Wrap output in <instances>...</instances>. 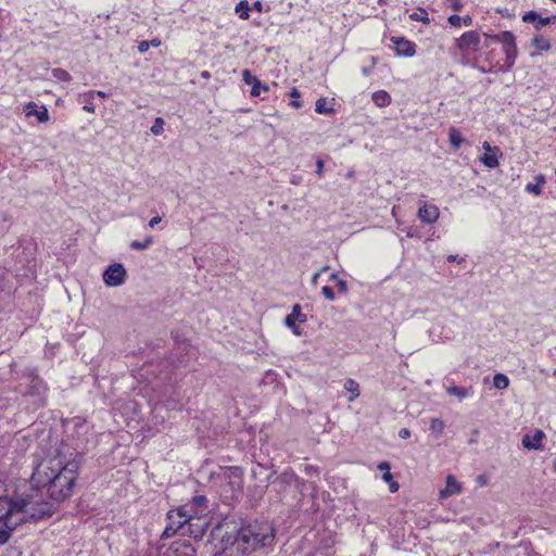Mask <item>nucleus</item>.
<instances>
[{"mask_svg": "<svg viewBox=\"0 0 556 556\" xmlns=\"http://www.w3.org/2000/svg\"><path fill=\"white\" fill-rule=\"evenodd\" d=\"M80 463L64 460L61 456L48 458L38 464L31 476L36 489L47 488V493L56 502L70 497L77 479Z\"/></svg>", "mask_w": 556, "mask_h": 556, "instance_id": "f257e3e1", "label": "nucleus"}, {"mask_svg": "<svg viewBox=\"0 0 556 556\" xmlns=\"http://www.w3.org/2000/svg\"><path fill=\"white\" fill-rule=\"evenodd\" d=\"M275 529L267 521H254L242 526L235 539L233 546L244 556L271 546Z\"/></svg>", "mask_w": 556, "mask_h": 556, "instance_id": "f03ea898", "label": "nucleus"}, {"mask_svg": "<svg viewBox=\"0 0 556 556\" xmlns=\"http://www.w3.org/2000/svg\"><path fill=\"white\" fill-rule=\"evenodd\" d=\"M15 507L18 517H23V522L41 520L53 513V504L45 501L38 489L16 498Z\"/></svg>", "mask_w": 556, "mask_h": 556, "instance_id": "7ed1b4c3", "label": "nucleus"}, {"mask_svg": "<svg viewBox=\"0 0 556 556\" xmlns=\"http://www.w3.org/2000/svg\"><path fill=\"white\" fill-rule=\"evenodd\" d=\"M15 501L0 497V545L5 544L15 528L23 522L15 509Z\"/></svg>", "mask_w": 556, "mask_h": 556, "instance_id": "20e7f679", "label": "nucleus"}, {"mask_svg": "<svg viewBox=\"0 0 556 556\" xmlns=\"http://www.w3.org/2000/svg\"><path fill=\"white\" fill-rule=\"evenodd\" d=\"M168 523L162 533L163 539H168L176 533L182 535V531H186L189 521L194 520V516L187 510V506L172 509L167 513Z\"/></svg>", "mask_w": 556, "mask_h": 556, "instance_id": "39448f33", "label": "nucleus"}, {"mask_svg": "<svg viewBox=\"0 0 556 556\" xmlns=\"http://www.w3.org/2000/svg\"><path fill=\"white\" fill-rule=\"evenodd\" d=\"M23 378L26 379V394L39 397L46 394L47 386L45 381L38 376L36 369L27 368L23 372Z\"/></svg>", "mask_w": 556, "mask_h": 556, "instance_id": "423d86ee", "label": "nucleus"}, {"mask_svg": "<svg viewBox=\"0 0 556 556\" xmlns=\"http://www.w3.org/2000/svg\"><path fill=\"white\" fill-rule=\"evenodd\" d=\"M127 273L122 264L110 265L103 273V281L109 287H118L125 282Z\"/></svg>", "mask_w": 556, "mask_h": 556, "instance_id": "0eeeda50", "label": "nucleus"}, {"mask_svg": "<svg viewBox=\"0 0 556 556\" xmlns=\"http://www.w3.org/2000/svg\"><path fill=\"white\" fill-rule=\"evenodd\" d=\"M227 485L231 490V498H238L243 490V472L239 467H230L226 471Z\"/></svg>", "mask_w": 556, "mask_h": 556, "instance_id": "6e6552de", "label": "nucleus"}, {"mask_svg": "<svg viewBox=\"0 0 556 556\" xmlns=\"http://www.w3.org/2000/svg\"><path fill=\"white\" fill-rule=\"evenodd\" d=\"M480 45V35L475 30L464 33L459 38L456 39V47L463 53L475 51Z\"/></svg>", "mask_w": 556, "mask_h": 556, "instance_id": "1a4fd4ad", "label": "nucleus"}, {"mask_svg": "<svg viewBox=\"0 0 556 556\" xmlns=\"http://www.w3.org/2000/svg\"><path fill=\"white\" fill-rule=\"evenodd\" d=\"M417 217L427 225L434 224L440 217L439 207L434 204L422 202L418 208Z\"/></svg>", "mask_w": 556, "mask_h": 556, "instance_id": "9d476101", "label": "nucleus"}, {"mask_svg": "<svg viewBox=\"0 0 556 556\" xmlns=\"http://www.w3.org/2000/svg\"><path fill=\"white\" fill-rule=\"evenodd\" d=\"M482 148L484 150V154L480 157L482 164L489 168L497 167L498 157L501 156L500 149L497 147H491L486 141L483 142Z\"/></svg>", "mask_w": 556, "mask_h": 556, "instance_id": "9b49d317", "label": "nucleus"}, {"mask_svg": "<svg viewBox=\"0 0 556 556\" xmlns=\"http://www.w3.org/2000/svg\"><path fill=\"white\" fill-rule=\"evenodd\" d=\"M296 321L301 324L306 321V316L302 314L300 304H294L291 314L287 315L285 318V325L290 328L295 336H300L301 331L295 324Z\"/></svg>", "mask_w": 556, "mask_h": 556, "instance_id": "f8f14e48", "label": "nucleus"}, {"mask_svg": "<svg viewBox=\"0 0 556 556\" xmlns=\"http://www.w3.org/2000/svg\"><path fill=\"white\" fill-rule=\"evenodd\" d=\"M23 111L26 117L35 116L39 123H47L50 119L48 109L33 101L26 103Z\"/></svg>", "mask_w": 556, "mask_h": 556, "instance_id": "ddd939ff", "label": "nucleus"}, {"mask_svg": "<svg viewBox=\"0 0 556 556\" xmlns=\"http://www.w3.org/2000/svg\"><path fill=\"white\" fill-rule=\"evenodd\" d=\"M242 79L247 85L252 87L250 92L252 97H258L262 91L267 92L269 90V87L263 84L256 76L252 75L249 70H243Z\"/></svg>", "mask_w": 556, "mask_h": 556, "instance_id": "4468645a", "label": "nucleus"}, {"mask_svg": "<svg viewBox=\"0 0 556 556\" xmlns=\"http://www.w3.org/2000/svg\"><path fill=\"white\" fill-rule=\"evenodd\" d=\"M187 510L194 516V520H200L207 510V498L204 495H195L192 497L190 505H186Z\"/></svg>", "mask_w": 556, "mask_h": 556, "instance_id": "2eb2a0df", "label": "nucleus"}, {"mask_svg": "<svg viewBox=\"0 0 556 556\" xmlns=\"http://www.w3.org/2000/svg\"><path fill=\"white\" fill-rule=\"evenodd\" d=\"M545 438V433L535 429L533 433H526L522 437V446L527 450L540 451L542 450V440Z\"/></svg>", "mask_w": 556, "mask_h": 556, "instance_id": "dca6fc26", "label": "nucleus"}, {"mask_svg": "<svg viewBox=\"0 0 556 556\" xmlns=\"http://www.w3.org/2000/svg\"><path fill=\"white\" fill-rule=\"evenodd\" d=\"M395 52L400 56H413L416 53L415 43L403 37H394Z\"/></svg>", "mask_w": 556, "mask_h": 556, "instance_id": "f3484780", "label": "nucleus"}, {"mask_svg": "<svg viewBox=\"0 0 556 556\" xmlns=\"http://www.w3.org/2000/svg\"><path fill=\"white\" fill-rule=\"evenodd\" d=\"M207 522L200 520H191L187 525L186 531H182V535H189L194 539H202L207 529Z\"/></svg>", "mask_w": 556, "mask_h": 556, "instance_id": "a211bd4d", "label": "nucleus"}, {"mask_svg": "<svg viewBox=\"0 0 556 556\" xmlns=\"http://www.w3.org/2000/svg\"><path fill=\"white\" fill-rule=\"evenodd\" d=\"M462 492V484L456 480L453 475H448L445 481V488L440 490V498H447L454 494Z\"/></svg>", "mask_w": 556, "mask_h": 556, "instance_id": "6ab92c4d", "label": "nucleus"}, {"mask_svg": "<svg viewBox=\"0 0 556 556\" xmlns=\"http://www.w3.org/2000/svg\"><path fill=\"white\" fill-rule=\"evenodd\" d=\"M522 21L535 23V28L540 29L549 24L551 21H556V16L541 17L535 11H529L522 16Z\"/></svg>", "mask_w": 556, "mask_h": 556, "instance_id": "aec40b11", "label": "nucleus"}, {"mask_svg": "<svg viewBox=\"0 0 556 556\" xmlns=\"http://www.w3.org/2000/svg\"><path fill=\"white\" fill-rule=\"evenodd\" d=\"M490 38L494 41L503 43L504 49L516 45V38L511 31H502L501 34L490 36Z\"/></svg>", "mask_w": 556, "mask_h": 556, "instance_id": "412c9836", "label": "nucleus"}, {"mask_svg": "<svg viewBox=\"0 0 556 556\" xmlns=\"http://www.w3.org/2000/svg\"><path fill=\"white\" fill-rule=\"evenodd\" d=\"M94 98V91H88L78 96V101L84 103V110L89 113H94L96 108L92 103Z\"/></svg>", "mask_w": 556, "mask_h": 556, "instance_id": "4be33fe9", "label": "nucleus"}, {"mask_svg": "<svg viewBox=\"0 0 556 556\" xmlns=\"http://www.w3.org/2000/svg\"><path fill=\"white\" fill-rule=\"evenodd\" d=\"M504 53H505V70L504 71H509L514 66L517 54H518L517 46L514 45L511 47L505 48Z\"/></svg>", "mask_w": 556, "mask_h": 556, "instance_id": "5701e85b", "label": "nucleus"}, {"mask_svg": "<svg viewBox=\"0 0 556 556\" xmlns=\"http://www.w3.org/2000/svg\"><path fill=\"white\" fill-rule=\"evenodd\" d=\"M372 101L377 106L386 108L391 103V96L384 90H379L372 93Z\"/></svg>", "mask_w": 556, "mask_h": 556, "instance_id": "b1692460", "label": "nucleus"}, {"mask_svg": "<svg viewBox=\"0 0 556 556\" xmlns=\"http://www.w3.org/2000/svg\"><path fill=\"white\" fill-rule=\"evenodd\" d=\"M447 394L456 396L459 401L470 396L472 394L471 389L452 386L446 389Z\"/></svg>", "mask_w": 556, "mask_h": 556, "instance_id": "393cba45", "label": "nucleus"}, {"mask_svg": "<svg viewBox=\"0 0 556 556\" xmlns=\"http://www.w3.org/2000/svg\"><path fill=\"white\" fill-rule=\"evenodd\" d=\"M534 179H535V184H528L526 186V190L535 195H540L542 193L541 185L545 184V176L542 174H539L535 176Z\"/></svg>", "mask_w": 556, "mask_h": 556, "instance_id": "a878e982", "label": "nucleus"}, {"mask_svg": "<svg viewBox=\"0 0 556 556\" xmlns=\"http://www.w3.org/2000/svg\"><path fill=\"white\" fill-rule=\"evenodd\" d=\"M344 389L351 393L350 402H353L359 396V384L354 379H348L344 382Z\"/></svg>", "mask_w": 556, "mask_h": 556, "instance_id": "bb28decb", "label": "nucleus"}, {"mask_svg": "<svg viewBox=\"0 0 556 556\" xmlns=\"http://www.w3.org/2000/svg\"><path fill=\"white\" fill-rule=\"evenodd\" d=\"M448 140L452 147L455 149H458L463 142H465V139L462 137V134L459 130L455 127H451L448 130Z\"/></svg>", "mask_w": 556, "mask_h": 556, "instance_id": "cd10ccee", "label": "nucleus"}, {"mask_svg": "<svg viewBox=\"0 0 556 556\" xmlns=\"http://www.w3.org/2000/svg\"><path fill=\"white\" fill-rule=\"evenodd\" d=\"M251 10V7L247 0H241L239 3H237L235 11L237 14H239V17L241 20H248L250 17L249 11Z\"/></svg>", "mask_w": 556, "mask_h": 556, "instance_id": "c85d7f7f", "label": "nucleus"}, {"mask_svg": "<svg viewBox=\"0 0 556 556\" xmlns=\"http://www.w3.org/2000/svg\"><path fill=\"white\" fill-rule=\"evenodd\" d=\"M532 45L540 51H548L551 49L549 40L541 35L532 39Z\"/></svg>", "mask_w": 556, "mask_h": 556, "instance_id": "c756f323", "label": "nucleus"}, {"mask_svg": "<svg viewBox=\"0 0 556 556\" xmlns=\"http://www.w3.org/2000/svg\"><path fill=\"white\" fill-rule=\"evenodd\" d=\"M493 386L498 390L507 389L509 386V379L504 374H496L493 378Z\"/></svg>", "mask_w": 556, "mask_h": 556, "instance_id": "7c9ffc66", "label": "nucleus"}, {"mask_svg": "<svg viewBox=\"0 0 556 556\" xmlns=\"http://www.w3.org/2000/svg\"><path fill=\"white\" fill-rule=\"evenodd\" d=\"M153 243V238L148 236L143 241L134 240L130 242V249L142 251L148 249Z\"/></svg>", "mask_w": 556, "mask_h": 556, "instance_id": "2f4dec72", "label": "nucleus"}, {"mask_svg": "<svg viewBox=\"0 0 556 556\" xmlns=\"http://www.w3.org/2000/svg\"><path fill=\"white\" fill-rule=\"evenodd\" d=\"M315 111L319 114H330L333 112V109L327 105V100L325 98H319L316 101Z\"/></svg>", "mask_w": 556, "mask_h": 556, "instance_id": "473e14b6", "label": "nucleus"}, {"mask_svg": "<svg viewBox=\"0 0 556 556\" xmlns=\"http://www.w3.org/2000/svg\"><path fill=\"white\" fill-rule=\"evenodd\" d=\"M445 422L440 418L430 419V430L437 434H441L444 431Z\"/></svg>", "mask_w": 556, "mask_h": 556, "instance_id": "72a5a7b5", "label": "nucleus"}, {"mask_svg": "<svg viewBox=\"0 0 556 556\" xmlns=\"http://www.w3.org/2000/svg\"><path fill=\"white\" fill-rule=\"evenodd\" d=\"M409 18L412 21H420L425 24H429V17H428V13L425 9H421L419 8L417 12H414L409 15Z\"/></svg>", "mask_w": 556, "mask_h": 556, "instance_id": "f704fd0d", "label": "nucleus"}, {"mask_svg": "<svg viewBox=\"0 0 556 556\" xmlns=\"http://www.w3.org/2000/svg\"><path fill=\"white\" fill-rule=\"evenodd\" d=\"M378 469L383 472L382 479L387 481H391L393 479L392 473L390 472V464L388 462H382L378 465Z\"/></svg>", "mask_w": 556, "mask_h": 556, "instance_id": "c9c22d12", "label": "nucleus"}, {"mask_svg": "<svg viewBox=\"0 0 556 556\" xmlns=\"http://www.w3.org/2000/svg\"><path fill=\"white\" fill-rule=\"evenodd\" d=\"M52 76H53V78L61 80V81L71 80V75L65 70H62V68L52 70Z\"/></svg>", "mask_w": 556, "mask_h": 556, "instance_id": "e433bc0d", "label": "nucleus"}, {"mask_svg": "<svg viewBox=\"0 0 556 556\" xmlns=\"http://www.w3.org/2000/svg\"><path fill=\"white\" fill-rule=\"evenodd\" d=\"M289 94L292 98L290 105L293 106L294 109L302 108V103L299 101V98L301 96L300 91L296 88H292Z\"/></svg>", "mask_w": 556, "mask_h": 556, "instance_id": "4c0bfd02", "label": "nucleus"}, {"mask_svg": "<svg viewBox=\"0 0 556 556\" xmlns=\"http://www.w3.org/2000/svg\"><path fill=\"white\" fill-rule=\"evenodd\" d=\"M163 125H164L163 118H161V117L155 118L154 124L151 127V132L155 136L161 135L163 131Z\"/></svg>", "mask_w": 556, "mask_h": 556, "instance_id": "58836bf2", "label": "nucleus"}, {"mask_svg": "<svg viewBox=\"0 0 556 556\" xmlns=\"http://www.w3.org/2000/svg\"><path fill=\"white\" fill-rule=\"evenodd\" d=\"M448 24L453 27H459L462 25V17L457 14L451 15L448 18Z\"/></svg>", "mask_w": 556, "mask_h": 556, "instance_id": "ea45409f", "label": "nucleus"}, {"mask_svg": "<svg viewBox=\"0 0 556 556\" xmlns=\"http://www.w3.org/2000/svg\"><path fill=\"white\" fill-rule=\"evenodd\" d=\"M321 292L326 299H328L330 301L334 300V292L330 287H328V286L323 287Z\"/></svg>", "mask_w": 556, "mask_h": 556, "instance_id": "a19ab883", "label": "nucleus"}, {"mask_svg": "<svg viewBox=\"0 0 556 556\" xmlns=\"http://www.w3.org/2000/svg\"><path fill=\"white\" fill-rule=\"evenodd\" d=\"M370 61H371V65H370L369 67H366V66H365V67H363V68H362V74H363L364 76H368V75H370V74H371L372 67H374V66L376 65V63H377V58L371 56V58H370Z\"/></svg>", "mask_w": 556, "mask_h": 556, "instance_id": "79ce46f5", "label": "nucleus"}, {"mask_svg": "<svg viewBox=\"0 0 556 556\" xmlns=\"http://www.w3.org/2000/svg\"><path fill=\"white\" fill-rule=\"evenodd\" d=\"M150 48V42L149 40H143L141 42H139L138 45V50L140 53H146Z\"/></svg>", "mask_w": 556, "mask_h": 556, "instance_id": "37998d69", "label": "nucleus"}, {"mask_svg": "<svg viewBox=\"0 0 556 556\" xmlns=\"http://www.w3.org/2000/svg\"><path fill=\"white\" fill-rule=\"evenodd\" d=\"M296 477L294 475V472L292 471H285L282 475H281V479L286 482H291L292 480H294Z\"/></svg>", "mask_w": 556, "mask_h": 556, "instance_id": "c03bdc74", "label": "nucleus"}, {"mask_svg": "<svg viewBox=\"0 0 556 556\" xmlns=\"http://www.w3.org/2000/svg\"><path fill=\"white\" fill-rule=\"evenodd\" d=\"M316 174L321 177L324 175V161L318 159L316 162Z\"/></svg>", "mask_w": 556, "mask_h": 556, "instance_id": "a18cd8bd", "label": "nucleus"}, {"mask_svg": "<svg viewBox=\"0 0 556 556\" xmlns=\"http://www.w3.org/2000/svg\"><path fill=\"white\" fill-rule=\"evenodd\" d=\"M387 483H389V489L391 493H395L400 488L399 483L393 479L391 481H387Z\"/></svg>", "mask_w": 556, "mask_h": 556, "instance_id": "49530a36", "label": "nucleus"}, {"mask_svg": "<svg viewBox=\"0 0 556 556\" xmlns=\"http://www.w3.org/2000/svg\"><path fill=\"white\" fill-rule=\"evenodd\" d=\"M399 437L401 439H407L410 437V431L407 428H403L399 431Z\"/></svg>", "mask_w": 556, "mask_h": 556, "instance_id": "de8ad7c7", "label": "nucleus"}, {"mask_svg": "<svg viewBox=\"0 0 556 556\" xmlns=\"http://www.w3.org/2000/svg\"><path fill=\"white\" fill-rule=\"evenodd\" d=\"M338 289L340 292L344 293L348 290L346 281L344 280H338Z\"/></svg>", "mask_w": 556, "mask_h": 556, "instance_id": "09e8293b", "label": "nucleus"}, {"mask_svg": "<svg viewBox=\"0 0 556 556\" xmlns=\"http://www.w3.org/2000/svg\"><path fill=\"white\" fill-rule=\"evenodd\" d=\"M162 220V217L161 216H154L150 219L149 222V227L153 228L154 226H156Z\"/></svg>", "mask_w": 556, "mask_h": 556, "instance_id": "8fccbe9b", "label": "nucleus"}, {"mask_svg": "<svg viewBox=\"0 0 556 556\" xmlns=\"http://www.w3.org/2000/svg\"><path fill=\"white\" fill-rule=\"evenodd\" d=\"M252 10H255L257 12H262L263 11V4L261 1H255L253 3V5L251 7Z\"/></svg>", "mask_w": 556, "mask_h": 556, "instance_id": "3c124183", "label": "nucleus"}, {"mask_svg": "<svg viewBox=\"0 0 556 556\" xmlns=\"http://www.w3.org/2000/svg\"><path fill=\"white\" fill-rule=\"evenodd\" d=\"M462 23H464L465 26H470L472 23V20L470 16L462 17Z\"/></svg>", "mask_w": 556, "mask_h": 556, "instance_id": "603ef678", "label": "nucleus"}, {"mask_svg": "<svg viewBox=\"0 0 556 556\" xmlns=\"http://www.w3.org/2000/svg\"><path fill=\"white\" fill-rule=\"evenodd\" d=\"M150 42V47H160L161 46V40L160 39H152L149 41Z\"/></svg>", "mask_w": 556, "mask_h": 556, "instance_id": "864d4df0", "label": "nucleus"}, {"mask_svg": "<svg viewBox=\"0 0 556 556\" xmlns=\"http://www.w3.org/2000/svg\"><path fill=\"white\" fill-rule=\"evenodd\" d=\"M478 482L483 485V484L486 483V479L483 476H479L478 477Z\"/></svg>", "mask_w": 556, "mask_h": 556, "instance_id": "5fc2aeb1", "label": "nucleus"}, {"mask_svg": "<svg viewBox=\"0 0 556 556\" xmlns=\"http://www.w3.org/2000/svg\"><path fill=\"white\" fill-rule=\"evenodd\" d=\"M457 260H458V256H457V255H448V256H447V261H448V262H455V261H457Z\"/></svg>", "mask_w": 556, "mask_h": 556, "instance_id": "6e6d98bb", "label": "nucleus"}, {"mask_svg": "<svg viewBox=\"0 0 556 556\" xmlns=\"http://www.w3.org/2000/svg\"><path fill=\"white\" fill-rule=\"evenodd\" d=\"M453 9L454 10H459L460 9V3L458 2V0H456L455 3L453 4Z\"/></svg>", "mask_w": 556, "mask_h": 556, "instance_id": "4d7b16f0", "label": "nucleus"}, {"mask_svg": "<svg viewBox=\"0 0 556 556\" xmlns=\"http://www.w3.org/2000/svg\"><path fill=\"white\" fill-rule=\"evenodd\" d=\"M319 278V273H316L314 276H313V283L316 285L317 283V280Z\"/></svg>", "mask_w": 556, "mask_h": 556, "instance_id": "13d9d810", "label": "nucleus"}, {"mask_svg": "<svg viewBox=\"0 0 556 556\" xmlns=\"http://www.w3.org/2000/svg\"><path fill=\"white\" fill-rule=\"evenodd\" d=\"M96 93H97V96H99L101 98H106V93L101 90L97 91Z\"/></svg>", "mask_w": 556, "mask_h": 556, "instance_id": "bf43d9fd", "label": "nucleus"}, {"mask_svg": "<svg viewBox=\"0 0 556 556\" xmlns=\"http://www.w3.org/2000/svg\"><path fill=\"white\" fill-rule=\"evenodd\" d=\"M330 279L331 280H339L338 274H331Z\"/></svg>", "mask_w": 556, "mask_h": 556, "instance_id": "052dcab7", "label": "nucleus"}, {"mask_svg": "<svg viewBox=\"0 0 556 556\" xmlns=\"http://www.w3.org/2000/svg\"><path fill=\"white\" fill-rule=\"evenodd\" d=\"M202 76H203V77H208V76H210V74H208V72H203V73H202Z\"/></svg>", "mask_w": 556, "mask_h": 556, "instance_id": "680f3d73", "label": "nucleus"}, {"mask_svg": "<svg viewBox=\"0 0 556 556\" xmlns=\"http://www.w3.org/2000/svg\"><path fill=\"white\" fill-rule=\"evenodd\" d=\"M395 211H396V207H395V206H393V208H392V215H393V216H395V215H396V212H395Z\"/></svg>", "mask_w": 556, "mask_h": 556, "instance_id": "e2e57ef3", "label": "nucleus"}, {"mask_svg": "<svg viewBox=\"0 0 556 556\" xmlns=\"http://www.w3.org/2000/svg\"><path fill=\"white\" fill-rule=\"evenodd\" d=\"M554 470L556 471V459H555V463H554Z\"/></svg>", "mask_w": 556, "mask_h": 556, "instance_id": "0e129e2a", "label": "nucleus"}, {"mask_svg": "<svg viewBox=\"0 0 556 556\" xmlns=\"http://www.w3.org/2000/svg\"><path fill=\"white\" fill-rule=\"evenodd\" d=\"M552 1L556 3V0H552Z\"/></svg>", "mask_w": 556, "mask_h": 556, "instance_id": "69168bd1", "label": "nucleus"}, {"mask_svg": "<svg viewBox=\"0 0 556 556\" xmlns=\"http://www.w3.org/2000/svg\"><path fill=\"white\" fill-rule=\"evenodd\" d=\"M555 175H556V169H555Z\"/></svg>", "mask_w": 556, "mask_h": 556, "instance_id": "338daca9", "label": "nucleus"}]
</instances>
